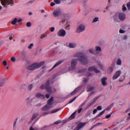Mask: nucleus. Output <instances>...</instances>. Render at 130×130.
I'll use <instances>...</instances> for the list:
<instances>
[{
	"label": "nucleus",
	"instance_id": "1",
	"mask_svg": "<svg viewBox=\"0 0 130 130\" xmlns=\"http://www.w3.org/2000/svg\"><path fill=\"white\" fill-rule=\"evenodd\" d=\"M74 57H77L80 58L78 60L83 64L85 65L88 64L89 61L88 57L85 53H82L78 52L73 55Z\"/></svg>",
	"mask_w": 130,
	"mask_h": 130
},
{
	"label": "nucleus",
	"instance_id": "2",
	"mask_svg": "<svg viewBox=\"0 0 130 130\" xmlns=\"http://www.w3.org/2000/svg\"><path fill=\"white\" fill-rule=\"evenodd\" d=\"M45 63L44 61H42L39 63L35 62L31 65L28 66L27 69L28 70L33 71L43 66Z\"/></svg>",
	"mask_w": 130,
	"mask_h": 130
},
{
	"label": "nucleus",
	"instance_id": "3",
	"mask_svg": "<svg viewBox=\"0 0 130 130\" xmlns=\"http://www.w3.org/2000/svg\"><path fill=\"white\" fill-rule=\"evenodd\" d=\"M2 4L4 7H7V6L10 4L14 3L13 0H0Z\"/></svg>",
	"mask_w": 130,
	"mask_h": 130
},
{
	"label": "nucleus",
	"instance_id": "4",
	"mask_svg": "<svg viewBox=\"0 0 130 130\" xmlns=\"http://www.w3.org/2000/svg\"><path fill=\"white\" fill-rule=\"evenodd\" d=\"M85 29V27L84 25L82 24H80L78 26L76 30V32L77 33H80L84 31Z\"/></svg>",
	"mask_w": 130,
	"mask_h": 130
},
{
	"label": "nucleus",
	"instance_id": "5",
	"mask_svg": "<svg viewBox=\"0 0 130 130\" xmlns=\"http://www.w3.org/2000/svg\"><path fill=\"white\" fill-rule=\"evenodd\" d=\"M7 79L0 76V87L3 86L6 83Z\"/></svg>",
	"mask_w": 130,
	"mask_h": 130
},
{
	"label": "nucleus",
	"instance_id": "6",
	"mask_svg": "<svg viewBox=\"0 0 130 130\" xmlns=\"http://www.w3.org/2000/svg\"><path fill=\"white\" fill-rule=\"evenodd\" d=\"M66 32L65 30L63 29H61L60 30L57 32L58 36L63 37L66 35Z\"/></svg>",
	"mask_w": 130,
	"mask_h": 130
},
{
	"label": "nucleus",
	"instance_id": "7",
	"mask_svg": "<svg viewBox=\"0 0 130 130\" xmlns=\"http://www.w3.org/2000/svg\"><path fill=\"white\" fill-rule=\"evenodd\" d=\"M55 17H56L61 14V10L60 9H58L55 10L53 13Z\"/></svg>",
	"mask_w": 130,
	"mask_h": 130
},
{
	"label": "nucleus",
	"instance_id": "8",
	"mask_svg": "<svg viewBox=\"0 0 130 130\" xmlns=\"http://www.w3.org/2000/svg\"><path fill=\"white\" fill-rule=\"evenodd\" d=\"M77 63V60L76 59H73L71 63V68L73 69H75L76 65Z\"/></svg>",
	"mask_w": 130,
	"mask_h": 130
},
{
	"label": "nucleus",
	"instance_id": "9",
	"mask_svg": "<svg viewBox=\"0 0 130 130\" xmlns=\"http://www.w3.org/2000/svg\"><path fill=\"white\" fill-rule=\"evenodd\" d=\"M88 70L89 71H94L96 73H99L100 71L97 69L96 68L95 66H92L89 67L88 69Z\"/></svg>",
	"mask_w": 130,
	"mask_h": 130
},
{
	"label": "nucleus",
	"instance_id": "10",
	"mask_svg": "<svg viewBox=\"0 0 130 130\" xmlns=\"http://www.w3.org/2000/svg\"><path fill=\"white\" fill-rule=\"evenodd\" d=\"M121 73V72L120 70H118L116 72L115 74L113 76V79L115 80L117 78Z\"/></svg>",
	"mask_w": 130,
	"mask_h": 130
},
{
	"label": "nucleus",
	"instance_id": "11",
	"mask_svg": "<svg viewBox=\"0 0 130 130\" xmlns=\"http://www.w3.org/2000/svg\"><path fill=\"white\" fill-rule=\"evenodd\" d=\"M99 96L91 100L90 102L89 103V105L87 107V108H88L91 105H93L95 103L97 100L99 98Z\"/></svg>",
	"mask_w": 130,
	"mask_h": 130
},
{
	"label": "nucleus",
	"instance_id": "12",
	"mask_svg": "<svg viewBox=\"0 0 130 130\" xmlns=\"http://www.w3.org/2000/svg\"><path fill=\"white\" fill-rule=\"evenodd\" d=\"M119 18L121 21H123L126 18L125 14L123 13H120L119 14Z\"/></svg>",
	"mask_w": 130,
	"mask_h": 130
},
{
	"label": "nucleus",
	"instance_id": "13",
	"mask_svg": "<svg viewBox=\"0 0 130 130\" xmlns=\"http://www.w3.org/2000/svg\"><path fill=\"white\" fill-rule=\"evenodd\" d=\"M63 61V60H62L59 61L57 62L50 70V71H51L53 70L54 68L60 65Z\"/></svg>",
	"mask_w": 130,
	"mask_h": 130
},
{
	"label": "nucleus",
	"instance_id": "14",
	"mask_svg": "<svg viewBox=\"0 0 130 130\" xmlns=\"http://www.w3.org/2000/svg\"><path fill=\"white\" fill-rule=\"evenodd\" d=\"M86 123L81 122L80 123L77 125L76 129L75 128L73 130H79L82 127L84 126L86 124Z\"/></svg>",
	"mask_w": 130,
	"mask_h": 130
},
{
	"label": "nucleus",
	"instance_id": "15",
	"mask_svg": "<svg viewBox=\"0 0 130 130\" xmlns=\"http://www.w3.org/2000/svg\"><path fill=\"white\" fill-rule=\"evenodd\" d=\"M36 96L37 98L44 99L45 98V95L40 93H38L36 95Z\"/></svg>",
	"mask_w": 130,
	"mask_h": 130
},
{
	"label": "nucleus",
	"instance_id": "16",
	"mask_svg": "<svg viewBox=\"0 0 130 130\" xmlns=\"http://www.w3.org/2000/svg\"><path fill=\"white\" fill-rule=\"evenodd\" d=\"M107 79L106 77H104L101 79V83L104 86H106L107 84V83L106 82Z\"/></svg>",
	"mask_w": 130,
	"mask_h": 130
},
{
	"label": "nucleus",
	"instance_id": "17",
	"mask_svg": "<svg viewBox=\"0 0 130 130\" xmlns=\"http://www.w3.org/2000/svg\"><path fill=\"white\" fill-rule=\"evenodd\" d=\"M45 88L47 92L49 93H51L52 92V87L50 86Z\"/></svg>",
	"mask_w": 130,
	"mask_h": 130
},
{
	"label": "nucleus",
	"instance_id": "18",
	"mask_svg": "<svg viewBox=\"0 0 130 130\" xmlns=\"http://www.w3.org/2000/svg\"><path fill=\"white\" fill-rule=\"evenodd\" d=\"M76 45V44L74 43H70L69 44V47L70 48H74Z\"/></svg>",
	"mask_w": 130,
	"mask_h": 130
},
{
	"label": "nucleus",
	"instance_id": "19",
	"mask_svg": "<svg viewBox=\"0 0 130 130\" xmlns=\"http://www.w3.org/2000/svg\"><path fill=\"white\" fill-rule=\"evenodd\" d=\"M77 111H76L73 113L69 117V119H74L75 117V115Z\"/></svg>",
	"mask_w": 130,
	"mask_h": 130
},
{
	"label": "nucleus",
	"instance_id": "20",
	"mask_svg": "<svg viewBox=\"0 0 130 130\" xmlns=\"http://www.w3.org/2000/svg\"><path fill=\"white\" fill-rule=\"evenodd\" d=\"M113 105V103H112L109 106L107 107L105 109V110L108 111L109 110L112 108V107Z\"/></svg>",
	"mask_w": 130,
	"mask_h": 130
},
{
	"label": "nucleus",
	"instance_id": "21",
	"mask_svg": "<svg viewBox=\"0 0 130 130\" xmlns=\"http://www.w3.org/2000/svg\"><path fill=\"white\" fill-rule=\"evenodd\" d=\"M113 70V69L112 67H109L107 70V72L109 73H111Z\"/></svg>",
	"mask_w": 130,
	"mask_h": 130
},
{
	"label": "nucleus",
	"instance_id": "22",
	"mask_svg": "<svg viewBox=\"0 0 130 130\" xmlns=\"http://www.w3.org/2000/svg\"><path fill=\"white\" fill-rule=\"evenodd\" d=\"M95 87H92L90 88L89 86H88L87 88V92L92 91L93 90Z\"/></svg>",
	"mask_w": 130,
	"mask_h": 130
},
{
	"label": "nucleus",
	"instance_id": "23",
	"mask_svg": "<svg viewBox=\"0 0 130 130\" xmlns=\"http://www.w3.org/2000/svg\"><path fill=\"white\" fill-rule=\"evenodd\" d=\"M38 114L37 113H35L33 114L32 118H31V120H33L36 117H38Z\"/></svg>",
	"mask_w": 130,
	"mask_h": 130
},
{
	"label": "nucleus",
	"instance_id": "24",
	"mask_svg": "<svg viewBox=\"0 0 130 130\" xmlns=\"http://www.w3.org/2000/svg\"><path fill=\"white\" fill-rule=\"evenodd\" d=\"M50 82L49 80L47 81L45 84V88L50 86Z\"/></svg>",
	"mask_w": 130,
	"mask_h": 130
},
{
	"label": "nucleus",
	"instance_id": "25",
	"mask_svg": "<svg viewBox=\"0 0 130 130\" xmlns=\"http://www.w3.org/2000/svg\"><path fill=\"white\" fill-rule=\"evenodd\" d=\"M96 48L95 50L97 52H101L102 51L100 47L99 46H95Z\"/></svg>",
	"mask_w": 130,
	"mask_h": 130
},
{
	"label": "nucleus",
	"instance_id": "26",
	"mask_svg": "<svg viewBox=\"0 0 130 130\" xmlns=\"http://www.w3.org/2000/svg\"><path fill=\"white\" fill-rule=\"evenodd\" d=\"M17 18H14V20L11 22V24L13 25H15L17 22Z\"/></svg>",
	"mask_w": 130,
	"mask_h": 130
},
{
	"label": "nucleus",
	"instance_id": "27",
	"mask_svg": "<svg viewBox=\"0 0 130 130\" xmlns=\"http://www.w3.org/2000/svg\"><path fill=\"white\" fill-rule=\"evenodd\" d=\"M61 109V108H59L58 109H56L53 110L51 112V113H55V112L59 111V110H60Z\"/></svg>",
	"mask_w": 130,
	"mask_h": 130
},
{
	"label": "nucleus",
	"instance_id": "28",
	"mask_svg": "<svg viewBox=\"0 0 130 130\" xmlns=\"http://www.w3.org/2000/svg\"><path fill=\"white\" fill-rule=\"evenodd\" d=\"M46 106L45 105L44 107L42 108L41 109V110L43 111H45L48 110V109L46 107Z\"/></svg>",
	"mask_w": 130,
	"mask_h": 130
},
{
	"label": "nucleus",
	"instance_id": "29",
	"mask_svg": "<svg viewBox=\"0 0 130 130\" xmlns=\"http://www.w3.org/2000/svg\"><path fill=\"white\" fill-rule=\"evenodd\" d=\"M117 64L118 65H120L121 64V61L120 59H119L117 60Z\"/></svg>",
	"mask_w": 130,
	"mask_h": 130
},
{
	"label": "nucleus",
	"instance_id": "30",
	"mask_svg": "<svg viewBox=\"0 0 130 130\" xmlns=\"http://www.w3.org/2000/svg\"><path fill=\"white\" fill-rule=\"evenodd\" d=\"M33 87V85L32 84L30 85L28 87V89L29 91L31 90Z\"/></svg>",
	"mask_w": 130,
	"mask_h": 130
},
{
	"label": "nucleus",
	"instance_id": "31",
	"mask_svg": "<svg viewBox=\"0 0 130 130\" xmlns=\"http://www.w3.org/2000/svg\"><path fill=\"white\" fill-rule=\"evenodd\" d=\"M99 21V18L98 17H95L93 19L92 21V23L96 22Z\"/></svg>",
	"mask_w": 130,
	"mask_h": 130
},
{
	"label": "nucleus",
	"instance_id": "32",
	"mask_svg": "<svg viewBox=\"0 0 130 130\" xmlns=\"http://www.w3.org/2000/svg\"><path fill=\"white\" fill-rule=\"evenodd\" d=\"M89 51L90 53L93 54H94V50L93 48H91V49H90L89 50Z\"/></svg>",
	"mask_w": 130,
	"mask_h": 130
},
{
	"label": "nucleus",
	"instance_id": "33",
	"mask_svg": "<svg viewBox=\"0 0 130 130\" xmlns=\"http://www.w3.org/2000/svg\"><path fill=\"white\" fill-rule=\"evenodd\" d=\"M81 88V87L80 86H79L77 87L76 89H75L74 90L76 92L80 90V89Z\"/></svg>",
	"mask_w": 130,
	"mask_h": 130
},
{
	"label": "nucleus",
	"instance_id": "34",
	"mask_svg": "<svg viewBox=\"0 0 130 130\" xmlns=\"http://www.w3.org/2000/svg\"><path fill=\"white\" fill-rule=\"evenodd\" d=\"M46 106V107L48 109V110L50 109L52 107V105H49L48 104L45 105Z\"/></svg>",
	"mask_w": 130,
	"mask_h": 130
},
{
	"label": "nucleus",
	"instance_id": "35",
	"mask_svg": "<svg viewBox=\"0 0 130 130\" xmlns=\"http://www.w3.org/2000/svg\"><path fill=\"white\" fill-rule=\"evenodd\" d=\"M76 98L77 97L76 96L74 97V98L71 99L69 101V102L68 103L70 104L72 103V102H73L76 99Z\"/></svg>",
	"mask_w": 130,
	"mask_h": 130
},
{
	"label": "nucleus",
	"instance_id": "36",
	"mask_svg": "<svg viewBox=\"0 0 130 130\" xmlns=\"http://www.w3.org/2000/svg\"><path fill=\"white\" fill-rule=\"evenodd\" d=\"M20 54L22 55H26V52L24 50H23L20 52Z\"/></svg>",
	"mask_w": 130,
	"mask_h": 130
},
{
	"label": "nucleus",
	"instance_id": "37",
	"mask_svg": "<svg viewBox=\"0 0 130 130\" xmlns=\"http://www.w3.org/2000/svg\"><path fill=\"white\" fill-rule=\"evenodd\" d=\"M26 26L28 27H30L31 26V23L30 22H28L26 24Z\"/></svg>",
	"mask_w": 130,
	"mask_h": 130
},
{
	"label": "nucleus",
	"instance_id": "38",
	"mask_svg": "<svg viewBox=\"0 0 130 130\" xmlns=\"http://www.w3.org/2000/svg\"><path fill=\"white\" fill-rule=\"evenodd\" d=\"M40 88L41 89H44L45 88V85L43 84L40 87Z\"/></svg>",
	"mask_w": 130,
	"mask_h": 130
},
{
	"label": "nucleus",
	"instance_id": "39",
	"mask_svg": "<svg viewBox=\"0 0 130 130\" xmlns=\"http://www.w3.org/2000/svg\"><path fill=\"white\" fill-rule=\"evenodd\" d=\"M50 113V111H47L44 113L42 115V116H44Z\"/></svg>",
	"mask_w": 130,
	"mask_h": 130
},
{
	"label": "nucleus",
	"instance_id": "40",
	"mask_svg": "<svg viewBox=\"0 0 130 130\" xmlns=\"http://www.w3.org/2000/svg\"><path fill=\"white\" fill-rule=\"evenodd\" d=\"M11 60L13 62H15L16 61V59L14 57H13L11 58Z\"/></svg>",
	"mask_w": 130,
	"mask_h": 130
},
{
	"label": "nucleus",
	"instance_id": "41",
	"mask_svg": "<svg viewBox=\"0 0 130 130\" xmlns=\"http://www.w3.org/2000/svg\"><path fill=\"white\" fill-rule=\"evenodd\" d=\"M105 110H103L98 115L99 116H100L102 115V114H103L105 112Z\"/></svg>",
	"mask_w": 130,
	"mask_h": 130
},
{
	"label": "nucleus",
	"instance_id": "42",
	"mask_svg": "<svg viewBox=\"0 0 130 130\" xmlns=\"http://www.w3.org/2000/svg\"><path fill=\"white\" fill-rule=\"evenodd\" d=\"M86 69H84L80 70L78 71V73H82L83 72H85L86 71Z\"/></svg>",
	"mask_w": 130,
	"mask_h": 130
},
{
	"label": "nucleus",
	"instance_id": "43",
	"mask_svg": "<svg viewBox=\"0 0 130 130\" xmlns=\"http://www.w3.org/2000/svg\"><path fill=\"white\" fill-rule=\"evenodd\" d=\"M126 6L128 9L130 10V2L127 3Z\"/></svg>",
	"mask_w": 130,
	"mask_h": 130
},
{
	"label": "nucleus",
	"instance_id": "44",
	"mask_svg": "<svg viewBox=\"0 0 130 130\" xmlns=\"http://www.w3.org/2000/svg\"><path fill=\"white\" fill-rule=\"evenodd\" d=\"M112 113H111L110 114H109L107 115H106V116L105 117L107 119H108L110 118Z\"/></svg>",
	"mask_w": 130,
	"mask_h": 130
},
{
	"label": "nucleus",
	"instance_id": "45",
	"mask_svg": "<svg viewBox=\"0 0 130 130\" xmlns=\"http://www.w3.org/2000/svg\"><path fill=\"white\" fill-rule=\"evenodd\" d=\"M54 2L56 4H59L60 3V1L59 0H54Z\"/></svg>",
	"mask_w": 130,
	"mask_h": 130
},
{
	"label": "nucleus",
	"instance_id": "46",
	"mask_svg": "<svg viewBox=\"0 0 130 130\" xmlns=\"http://www.w3.org/2000/svg\"><path fill=\"white\" fill-rule=\"evenodd\" d=\"M102 109V107L100 106H98L97 107V109L99 110H101Z\"/></svg>",
	"mask_w": 130,
	"mask_h": 130
},
{
	"label": "nucleus",
	"instance_id": "47",
	"mask_svg": "<svg viewBox=\"0 0 130 130\" xmlns=\"http://www.w3.org/2000/svg\"><path fill=\"white\" fill-rule=\"evenodd\" d=\"M47 36L45 34H43L41 35L40 37V38L41 39H43L44 37H46Z\"/></svg>",
	"mask_w": 130,
	"mask_h": 130
},
{
	"label": "nucleus",
	"instance_id": "48",
	"mask_svg": "<svg viewBox=\"0 0 130 130\" xmlns=\"http://www.w3.org/2000/svg\"><path fill=\"white\" fill-rule=\"evenodd\" d=\"M86 104V101H85L80 106V107H82L84 105Z\"/></svg>",
	"mask_w": 130,
	"mask_h": 130
},
{
	"label": "nucleus",
	"instance_id": "49",
	"mask_svg": "<svg viewBox=\"0 0 130 130\" xmlns=\"http://www.w3.org/2000/svg\"><path fill=\"white\" fill-rule=\"evenodd\" d=\"M47 104L49 105H53V104L52 103V102L50 101L49 100H48L47 101Z\"/></svg>",
	"mask_w": 130,
	"mask_h": 130
},
{
	"label": "nucleus",
	"instance_id": "50",
	"mask_svg": "<svg viewBox=\"0 0 130 130\" xmlns=\"http://www.w3.org/2000/svg\"><path fill=\"white\" fill-rule=\"evenodd\" d=\"M33 46V44L32 43H31L30 44L29 46H28V49H31L32 48V47Z\"/></svg>",
	"mask_w": 130,
	"mask_h": 130
},
{
	"label": "nucleus",
	"instance_id": "51",
	"mask_svg": "<svg viewBox=\"0 0 130 130\" xmlns=\"http://www.w3.org/2000/svg\"><path fill=\"white\" fill-rule=\"evenodd\" d=\"M61 122L60 121H57L56 122H55L54 123V124H58L59 123H60Z\"/></svg>",
	"mask_w": 130,
	"mask_h": 130
},
{
	"label": "nucleus",
	"instance_id": "52",
	"mask_svg": "<svg viewBox=\"0 0 130 130\" xmlns=\"http://www.w3.org/2000/svg\"><path fill=\"white\" fill-rule=\"evenodd\" d=\"M70 25L69 24H68L67 26L66 27V29H68L69 30L70 29Z\"/></svg>",
	"mask_w": 130,
	"mask_h": 130
},
{
	"label": "nucleus",
	"instance_id": "53",
	"mask_svg": "<svg viewBox=\"0 0 130 130\" xmlns=\"http://www.w3.org/2000/svg\"><path fill=\"white\" fill-rule=\"evenodd\" d=\"M123 11H125L126 10V8L125 6H124V5L123 6V8H122Z\"/></svg>",
	"mask_w": 130,
	"mask_h": 130
},
{
	"label": "nucleus",
	"instance_id": "54",
	"mask_svg": "<svg viewBox=\"0 0 130 130\" xmlns=\"http://www.w3.org/2000/svg\"><path fill=\"white\" fill-rule=\"evenodd\" d=\"M3 64L5 66H6L7 64V61H6L5 60L3 61Z\"/></svg>",
	"mask_w": 130,
	"mask_h": 130
},
{
	"label": "nucleus",
	"instance_id": "55",
	"mask_svg": "<svg viewBox=\"0 0 130 130\" xmlns=\"http://www.w3.org/2000/svg\"><path fill=\"white\" fill-rule=\"evenodd\" d=\"M92 75V74L90 72H88L87 73V76L88 77H89V76H91Z\"/></svg>",
	"mask_w": 130,
	"mask_h": 130
},
{
	"label": "nucleus",
	"instance_id": "56",
	"mask_svg": "<svg viewBox=\"0 0 130 130\" xmlns=\"http://www.w3.org/2000/svg\"><path fill=\"white\" fill-rule=\"evenodd\" d=\"M54 100L53 97V96H51V98L48 100L50 101H53Z\"/></svg>",
	"mask_w": 130,
	"mask_h": 130
},
{
	"label": "nucleus",
	"instance_id": "57",
	"mask_svg": "<svg viewBox=\"0 0 130 130\" xmlns=\"http://www.w3.org/2000/svg\"><path fill=\"white\" fill-rule=\"evenodd\" d=\"M55 30V28L54 27H52L51 28L50 31L52 32H53Z\"/></svg>",
	"mask_w": 130,
	"mask_h": 130
},
{
	"label": "nucleus",
	"instance_id": "58",
	"mask_svg": "<svg viewBox=\"0 0 130 130\" xmlns=\"http://www.w3.org/2000/svg\"><path fill=\"white\" fill-rule=\"evenodd\" d=\"M97 111V110L96 109H95L93 111V114H94Z\"/></svg>",
	"mask_w": 130,
	"mask_h": 130
},
{
	"label": "nucleus",
	"instance_id": "59",
	"mask_svg": "<svg viewBox=\"0 0 130 130\" xmlns=\"http://www.w3.org/2000/svg\"><path fill=\"white\" fill-rule=\"evenodd\" d=\"M42 104L41 103H40L37 104L36 105V106L37 107H39Z\"/></svg>",
	"mask_w": 130,
	"mask_h": 130
},
{
	"label": "nucleus",
	"instance_id": "60",
	"mask_svg": "<svg viewBox=\"0 0 130 130\" xmlns=\"http://www.w3.org/2000/svg\"><path fill=\"white\" fill-rule=\"evenodd\" d=\"M87 81V79L86 78H84L83 79V81L84 83H85Z\"/></svg>",
	"mask_w": 130,
	"mask_h": 130
},
{
	"label": "nucleus",
	"instance_id": "61",
	"mask_svg": "<svg viewBox=\"0 0 130 130\" xmlns=\"http://www.w3.org/2000/svg\"><path fill=\"white\" fill-rule=\"evenodd\" d=\"M45 96L47 98H48L50 96V95L49 94H47L45 95Z\"/></svg>",
	"mask_w": 130,
	"mask_h": 130
},
{
	"label": "nucleus",
	"instance_id": "62",
	"mask_svg": "<svg viewBox=\"0 0 130 130\" xmlns=\"http://www.w3.org/2000/svg\"><path fill=\"white\" fill-rule=\"evenodd\" d=\"M55 5V4L53 2H52L50 4V5L52 6H54Z\"/></svg>",
	"mask_w": 130,
	"mask_h": 130
},
{
	"label": "nucleus",
	"instance_id": "63",
	"mask_svg": "<svg viewBox=\"0 0 130 130\" xmlns=\"http://www.w3.org/2000/svg\"><path fill=\"white\" fill-rule=\"evenodd\" d=\"M119 32L121 33H123L124 32V31L123 30L120 29L119 30Z\"/></svg>",
	"mask_w": 130,
	"mask_h": 130
},
{
	"label": "nucleus",
	"instance_id": "64",
	"mask_svg": "<svg viewBox=\"0 0 130 130\" xmlns=\"http://www.w3.org/2000/svg\"><path fill=\"white\" fill-rule=\"evenodd\" d=\"M128 115L129 116V117H128L127 119V120H129L130 119V113H129L128 114Z\"/></svg>",
	"mask_w": 130,
	"mask_h": 130
}]
</instances>
